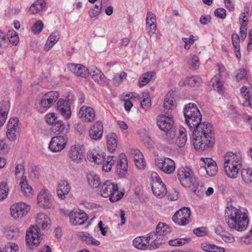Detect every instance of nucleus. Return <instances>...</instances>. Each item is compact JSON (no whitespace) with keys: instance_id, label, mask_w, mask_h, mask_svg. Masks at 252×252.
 Returning <instances> with one entry per match:
<instances>
[{"instance_id":"1","label":"nucleus","mask_w":252,"mask_h":252,"mask_svg":"<svg viewBox=\"0 0 252 252\" xmlns=\"http://www.w3.org/2000/svg\"><path fill=\"white\" fill-rule=\"evenodd\" d=\"M184 115L186 124L192 130L194 148L201 151L212 148L215 143L212 126L209 123H201L202 115L196 105L192 103L187 104Z\"/></svg>"},{"instance_id":"2","label":"nucleus","mask_w":252,"mask_h":252,"mask_svg":"<svg viewBox=\"0 0 252 252\" xmlns=\"http://www.w3.org/2000/svg\"><path fill=\"white\" fill-rule=\"evenodd\" d=\"M225 218L231 229L243 231L246 229L249 224L247 214L232 206L226 208Z\"/></svg>"},{"instance_id":"3","label":"nucleus","mask_w":252,"mask_h":252,"mask_svg":"<svg viewBox=\"0 0 252 252\" xmlns=\"http://www.w3.org/2000/svg\"><path fill=\"white\" fill-rule=\"evenodd\" d=\"M36 225H33L27 231L26 240L30 249L32 246H37L40 242L41 237L39 233V227L44 229L50 224L49 218L45 214L39 213L36 217Z\"/></svg>"},{"instance_id":"4","label":"nucleus","mask_w":252,"mask_h":252,"mask_svg":"<svg viewBox=\"0 0 252 252\" xmlns=\"http://www.w3.org/2000/svg\"><path fill=\"white\" fill-rule=\"evenodd\" d=\"M99 193L103 197H109L111 202L119 200L124 194L123 192L118 190L116 184L108 180L102 184Z\"/></svg>"},{"instance_id":"5","label":"nucleus","mask_w":252,"mask_h":252,"mask_svg":"<svg viewBox=\"0 0 252 252\" xmlns=\"http://www.w3.org/2000/svg\"><path fill=\"white\" fill-rule=\"evenodd\" d=\"M177 178L181 185L185 188L194 186L196 181L193 171L187 167H182L178 170Z\"/></svg>"},{"instance_id":"6","label":"nucleus","mask_w":252,"mask_h":252,"mask_svg":"<svg viewBox=\"0 0 252 252\" xmlns=\"http://www.w3.org/2000/svg\"><path fill=\"white\" fill-rule=\"evenodd\" d=\"M37 203L43 208H53L55 206L53 197L48 189H42L37 196Z\"/></svg>"},{"instance_id":"7","label":"nucleus","mask_w":252,"mask_h":252,"mask_svg":"<svg viewBox=\"0 0 252 252\" xmlns=\"http://www.w3.org/2000/svg\"><path fill=\"white\" fill-rule=\"evenodd\" d=\"M190 214L189 208L183 207L175 213L172 217V220L180 225H185L190 221Z\"/></svg>"},{"instance_id":"8","label":"nucleus","mask_w":252,"mask_h":252,"mask_svg":"<svg viewBox=\"0 0 252 252\" xmlns=\"http://www.w3.org/2000/svg\"><path fill=\"white\" fill-rule=\"evenodd\" d=\"M68 141L67 137L65 135H59L52 138L49 149L54 153L62 151L66 146Z\"/></svg>"},{"instance_id":"9","label":"nucleus","mask_w":252,"mask_h":252,"mask_svg":"<svg viewBox=\"0 0 252 252\" xmlns=\"http://www.w3.org/2000/svg\"><path fill=\"white\" fill-rule=\"evenodd\" d=\"M155 162L157 167L165 173L171 174L175 169V162L170 158L164 157L157 158Z\"/></svg>"},{"instance_id":"10","label":"nucleus","mask_w":252,"mask_h":252,"mask_svg":"<svg viewBox=\"0 0 252 252\" xmlns=\"http://www.w3.org/2000/svg\"><path fill=\"white\" fill-rule=\"evenodd\" d=\"M68 156L73 162L81 163L84 158L83 146L76 144L72 145L68 151Z\"/></svg>"},{"instance_id":"11","label":"nucleus","mask_w":252,"mask_h":252,"mask_svg":"<svg viewBox=\"0 0 252 252\" xmlns=\"http://www.w3.org/2000/svg\"><path fill=\"white\" fill-rule=\"evenodd\" d=\"M157 123L159 128L165 131L175 127L173 118L163 114L158 115L157 118Z\"/></svg>"},{"instance_id":"12","label":"nucleus","mask_w":252,"mask_h":252,"mask_svg":"<svg viewBox=\"0 0 252 252\" xmlns=\"http://www.w3.org/2000/svg\"><path fill=\"white\" fill-rule=\"evenodd\" d=\"M30 209V206L25 203H18L11 206V215L14 219L22 218L28 213Z\"/></svg>"},{"instance_id":"13","label":"nucleus","mask_w":252,"mask_h":252,"mask_svg":"<svg viewBox=\"0 0 252 252\" xmlns=\"http://www.w3.org/2000/svg\"><path fill=\"white\" fill-rule=\"evenodd\" d=\"M128 161L126 155L121 154L116 164V172L120 177H124L127 173Z\"/></svg>"},{"instance_id":"14","label":"nucleus","mask_w":252,"mask_h":252,"mask_svg":"<svg viewBox=\"0 0 252 252\" xmlns=\"http://www.w3.org/2000/svg\"><path fill=\"white\" fill-rule=\"evenodd\" d=\"M218 69L219 71V74L216 75L213 78L211 81V85L214 90H217L218 93L220 94L222 93V88L223 86V82L220 81V77L222 74L225 71V68L224 66L220 63L217 64Z\"/></svg>"},{"instance_id":"15","label":"nucleus","mask_w":252,"mask_h":252,"mask_svg":"<svg viewBox=\"0 0 252 252\" xmlns=\"http://www.w3.org/2000/svg\"><path fill=\"white\" fill-rule=\"evenodd\" d=\"M57 110L65 119H69L71 114L70 103L68 100L60 99L57 103Z\"/></svg>"},{"instance_id":"16","label":"nucleus","mask_w":252,"mask_h":252,"mask_svg":"<svg viewBox=\"0 0 252 252\" xmlns=\"http://www.w3.org/2000/svg\"><path fill=\"white\" fill-rule=\"evenodd\" d=\"M223 164L235 165L239 167H242V154L240 152H227L224 156Z\"/></svg>"},{"instance_id":"17","label":"nucleus","mask_w":252,"mask_h":252,"mask_svg":"<svg viewBox=\"0 0 252 252\" xmlns=\"http://www.w3.org/2000/svg\"><path fill=\"white\" fill-rule=\"evenodd\" d=\"M69 218L72 225H82L88 220V216L82 211H73L70 213Z\"/></svg>"},{"instance_id":"18","label":"nucleus","mask_w":252,"mask_h":252,"mask_svg":"<svg viewBox=\"0 0 252 252\" xmlns=\"http://www.w3.org/2000/svg\"><path fill=\"white\" fill-rule=\"evenodd\" d=\"M103 132V126L101 121H97L90 128L89 134L93 140H97L101 138Z\"/></svg>"},{"instance_id":"19","label":"nucleus","mask_w":252,"mask_h":252,"mask_svg":"<svg viewBox=\"0 0 252 252\" xmlns=\"http://www.w3.org/2000/svg\"><path fill=\"white\" fill-rule=\"evenodd\" d=\"M67 67L71 72L78 76L86 78L89 75L88 68L82 64L68 63Z\"/></svg>"},{"instance_id":"20","label":"nucleus","mask_w":252,"mask_h":252,"mask_svg":"<svg viewBox=\"0 0 252 252\" xmlns=\"http://www.w3.org/2000/svg\"><path fill=\"white\" fill-rule=\"evenodd\" d=\"M105 153L101 150L94 149L87 153V159L91 162L100 164L104 161Z\"/></svg>"},{"instance_id":"21","label":"nucleus","mask_w":252,"mask_h":252,"mask_svg":"<svg viewBox=\"0 0 252 252\" xmlns=\"http://www.w3.org/2000/svg\"><path fill=\"white\" fill-rule=\"evenodd\" d=\"M171 229L169 226L162 222H159L156 227V232H152L148 234L147 240H151L154 239L157 235L164 236L170 232Z\"/></svg>"},{"instance_id":"22","label":"nucleus","mask_w":252,"mask_h":252,"mask_svg":"<svg viewBox=\"0 0 252 252\" xmlns=\"http://www.w3.org/2000/svg\"><path fill=\"white\" fill-rule=\"evenodd\" d=\"M78 117L87 122H92L95 118V112L91 107L82 106L78 113Z\"/></svg>"},{"instance_id":"23","label":"nucleus","mask_w":252,"mask_h":252,"mask_svg":"<svg viewBox=\"0 0 252 252\" xmlns=\"http://www.w3.org/2000/svg\"><path fill=\"white\" fill-rule=\"evenodd\" d=\"M201 160L204 164L207 174L211 177L215 176L218 171L216 162L211 158H201Z\"/></svg>"},{"instance_id":"24","label":"nucleus","mask_w":252,"mask_h":252,"mask_svg":"<svg viewBox=\"0 0 252 252\" xmlns=\"http://www.w3.org/2000/svg\"><path fill=\"white\" fill-rule=\"evenodd\" d=\"M157 19L155 14L148 12L146 17V30L148 34L151 36L157 30Z\"/></svg>"},{"instance_id":"25","label":"nucleus","mask_w":252,"mask_h":252,"mask_svg":"<svg viewBox=\"0 0 252 252\" xmlns=\"http://www.w3.org/2000/svg\"><path fill=\"white\" fill-rule=\"evenodd\" d=\"M71 187L66 180L59 182L57 187V193L59 198L64 199L65 195L68 194L70 190Z\"/></svg>"},{"instance_id":"26","label":"nucleus","mask_w":252,"mask_h":252,"mask_svg":"<svg viewBox=\"0 0 252 252\" xmlns=\"http://www.w3.org/2000/svg\"><path fill=\"white\" fill-rule=\"evenodd\" d=\"M90 74L93 79L97 83L102 86L107 85L108 84V80L104 74L98 69L94 68Z\"/></svg>"},{"instance_id":"27","label":"nucleus","mask_w":252,"mask_h":252,"mask_svg":"<svg viewBox=\"0 0 252 252\" xmlns=\"http://www.w3.org/2000/svg\"><path fill=\"white\" fill-rule=\"evenodd\" d=\"M147 237L148 234L146 236L136 237L132 242L134 247L142 250L149 249L150 240H147Z\"/></svg>"},{"instance_id":"28","label":"nucleus","mask_w":252,"mask_h":252,"mask_svg":"<svg viewBox=\"0 0 252 252\" xmlns=\"http://www.w3.org/2000/svg\"><path fill=\"white\" fill-rule=\"evenodd\" d=\"M10 107L9 100L0 102V127L5 123Z\"/></svg>"},{"instance_id":"29","label":"nucleus","mask_w":252,"mask_h":252,"mask_svg":"<svg viewBox=\"0 0 252 252\" xmlns=\"http://www.w3.org/2000/svg\"><path fill=\"white\" fill-rule=\"evenodd\" d=\"M223 168L227 176L231 179L238 177L239 171L241 167L231 164H223Z\"/></svg>"},{"instance_id":"30","label":"nucleus","mask_w":252,"mask_h":252,"mask_svg":"<svg viewBox=\"0 0 252 252\" xmlns=\"http://www.w3.org/2000/svg\"><path fill=\"white\" fill-rule=\"evenodd\" d=\"M60 33L58 31L53 32L48 37L44 49L46 51H49L60 39Z\"/></svg>"},{"instance_id":"31","label":"nucleus","mask_w":252,"mask_h":252,"mask_svg":"<svg viewBox=\"0 0 252 252\" xmlns=\"http://www.w3.org/2000/svg\"><path fill=\"white\" fill-rule=\"evenodd\" d=\"M152 189L154 194L157 196L161 198L166 194V188L164 183H155L152 186Z\"/></svg>"},{"instance_id":"32","label":"nucleus","mask_w":252,"mask_h":252,"mask_svg":"<svg viewBox=\"0 0 252 252\" xmlns=\"http://www.w3.org/2000/svg\"><path fill=\"white\" fill-rule=\"evenodd\" d=\"M88 185L93 188H97L100 184L99 176L93 172H90L87 175Z\"/></svg>"},{"instance_id":"33","label":"nucleus","mask_w":252,"mask_h":252,"mask_svg":"<svg viewBox=\"0 0 252 252\" xmlns=\"http://www.w3.org/2000/svg\"><path fill=\"white\" fill-rule=\"evenodd\" d=\"M19 180V185L23 194L26 196H29L32 194V188L28 184L27 177H22Z\"/></svg>"},{"instance_id":"34","label":"nucleus","mask_w":252,"mask_h":252,"mask_svg":"<svg viewBox=\"0 0 252 252\" xmlns=\"http://www.w3.org/2000/svg\"><path fill=\"white\" fill-rule=\"evenodd\" d=\"M46 5L45 0H36L30 7L29 11L33 14L43 9Z\"/></svg>"},{"instance_id":"35","label":"nucleus","mask_w":252,"mask_h":252,"mask_svg":"<svg viewBox=\"0 0 252 252\" xmlns=\"http://www.w3.org/2000/svg\"><path fill=\"white\" fill-rule=\"evenodd\" d=\"M187 135L185 128L181 127L179 130V135L175 140V143L179 147H183L187 142Z\"/></svg>"},{"instance_id":"36","label":"nucleus","mask_w":252,"mask_h":252,"mask_svg":"<svg viewBox=\"0 0 252 252\" xmlns=\"http://www.w3.org/2000/svg\"><path fill=\"white\" fill-rule=\"evenodd\" d=\"M58 98L57 96L51 97L49 95H43L39 101V104L46 110L50 108Z\"/></svg>"},{"instance_id":"37","label":"nucleus","mask_w":252,"mask_h":252,"mask_svg":"<svg viewBox=\"0 0 252 252\" xmlns=\"http://www.w3.org/2000/svg\"><path fill=\"white\" fill-rule=\"evenodd\" d=\"M241 177L243 182L249 185L252 183V167L243 168L241 170Z\"/></svg>"},{"instance_id":"38","label":"nucleus","mask_w":252,"mask_h":252,"mask_svg":"<svg viewBox=\"0 0 252 252\" xmlns=\"http://www.w3.org/2000/svg\"><path fill=\"white\" fill-rule=\"evenodd\" d=\"M187 63L190 69L196 70L200 65L199 59L197 56L190 55L186 59Z\"/></svg>"},{"instance_id":"39","label":"nucleus","mask_w":252,"mask_h":252,"mask_svg":"<svg viewBox=\"0 0 252 252\" xmlns=\"http://www.w3.org/2000/svg\"><path fill=\"white\" fill-rule=\"evenodd\" d=\"M201 79L198 76H192L187 78L184 81H180L179 85L181 86L188 84L192 87L198 86L201 83Z\"/></svg>"},{"instance_id":"40","label":"nucleus","mask_w":252,"mask_h":252,"mask_svg":"<svg viewBox=\"0 0 252 252\" xmlns=\"http://www.w3.org/2000/svg\"><path fill=\"white\" fill-rule=\"evenodd\" d=\"M117 135L114 133H111L107 135V144L108 150L112 152L116 148L117 146Z\"/></svg>"},{"instance_id":"41","label":"nucleus","mask_w":252,"mask_h":252,"mask_svg":"<svg viewBox=\"0 0 252 252\" xmlns=\"http://www.w3.org/2000/svg\"><path fill=\"white\" fill-rule=\"evenodd\" d=\"M81 240L88 245L98 246L100 242L94 239L89 233L87 232H81L79 235Z\"/></svg>"},{"instance_id":"42","label":"nucleus","mask_w":252,"mask_h":252,"mask_svg":"<svg viewBox=\"0 0 252 252\" xmlns=\"http://www.w3.org/2000/svg\"><path fill=\"white\" fill-rule=\"evenodd\" d=\"M154 240L150 244L149 250H154L159 248L163 244L167 239L165 237L157 235L155 238L151 239Z\"/></svg>"},{"instance_id":"43","label":"nucleus","mask_w":252,"mask_h":252,"mask_svg":"<svg viewBox=\"0 0 252 252\" xmlns=\"http://www.w3.org/2000/svg\"><path fill=\"white\" fill-rule=\"evenodd\" d=\"M165 136L164 138L165 142L167 144H172L175 142V138L177 135V131L176 128L173 127L169 130L164 131Z\"/></svg>"},{"instance_id":"44","label":"nucleus","mask_w":252,"mask_h":252,"mask_svg":"<svg viewBox=\"0 0 252 252\" xmlns=\"http://www.w3.org/2000/svg\"><path fill=\"white\" fill-rule=\"evenodd\" d=\"M201 248L207 252H224L225 249L222 247H219L215 245L203 243L201 244Z\"/></svg>"},{"instance_id":"45","label":"nucleus","mask_w":252,"mask_h":252,"mask_svg":"<svg viewBox=\"0 0 252 252\" xmlns=\"http://www.w3.org/2000/svg\"><path fill=\"white\" fill-rule=\"evenodd\" d=\"M163 107L167 110H173L176 107V102L172 95H166L163 103Z\"/></svg>"},{"instance_id":"46","label":"nucleus","mask_w":252,"mask_h":252,"mask_svg":"<svg viewBox=\"0 0 252 252\" xmlns=\"http://www.w3.org/2000/svg\"><path fill=\"white\" fill-rule=\"evenodd\" d=\"M155 75L153 71L148 72L143 74L139 78V84L140 86H144L148 84Z\"/></svg>"},{"instance_id":"47","label":"nucleus","mask_w":252,"mask_h":252,"mask_svg":"<svg viewBox=\"0 0 252 252\" xmlns=\"http://www.w3.org/2000/svg\"><path fill=\"white\" fill-rule=\"evenodd\" d=\"M65 127V125L64 123L61 120H58L53 125L52 130L55 133L60 134L63 132Z\"/></svg>"},{"instance_id":"48","label":"nucleus","mask_w":252,"mask_h":252,"mask_svg":"<svg viewBox=\"0 0 252 252\" xmlns=\"http://www.w3.org/2000/svg\"><path fill=\"white\" fill-rule=\"evenodd\" d=\"M127 74L126 72L123 71L120 74H115L113 77V84L116 87L119 86L123 82L124 79L126 77Z\"/></svg>"},{"instance_id":"49","label":"nucleus","mask_w":252,"mask_h":252,"mask_svg":"<svg viewBox=\"0 0 252 252\" xmlns=\"http://www.w3.org/2000/svg\"><path fill=\"white\" fill-rule=\"evenodd\" d=\"M18 122L19 120L17 117L10 119L7 124V128L12 129L15 132H19L20 127Z\"/></svg>"},{"instance_id":"50","label":"nucleus","mask_w":252,"mask_h":252,"mask_svg":"<svg viewBox=\"0 0 252 252\" xmlns=\"http://www.w3.org/2000/svg\"><path fill=\"white\" fill-rule=\"evenodd\" d=\"M140 101L141 107L145 111L149 109L151 106V98L150 95H143Z\"/></svg>"},{"instance_id":"51","label":"nucleus","mask_w":252,"mask_h":252,"mask_svg":"<svg viewBox=\"0 0 252 252\" xmlns=\"http://www.w3.org/2000/svg\"><path fill=\"white\" fill-rule=\"evenodd\" d=\"M113 156H108L107 158L106 161L104 162L102 166L103 171L108 172L111 171L112 166L114 163V160L113 159Z\"/></svg>"},{"instance_id":"52","label":"nucleus","mask_w":252,"mask_h":252,"mask_svg":"<svg viewBox=\"0 0 252 252\" xmlns=\"http://www.w3.org/2000/svg\"><path fill=\"white\" fill-rule=\"evenodd\" d=\"M8 191L9 189L6 183H0V201L7 197Z\"/></svg>"},{"instance_id":"53","label":"nucleus","mask_w":252,"mask_h":252,"mask_svg":"<svg viewBox=\"0 0 252 252\" xmlns=\"http://www.w3.org/2000/svg\"><path fill=\"white\" fill-rule=\"evenodd\" d=\"M25 169L23 165L21 164H19L16 165L15 169V175L16 179L17 180L21 179L22 177H26L24 175Z\"/></svg>"},{"instance_id":"54","label":"nucleus","mask_w":252,"mask_h":252,"mask_svg":"<svg viewBox=\"0 0 252 252\" xmlns=\"http://www.w3.org/2000/svg\"><path fill=\"white\" fill-rule=\"evenodd\" d=\"M190 241V239H176L171 240L169 241V244L170 246H180L185 245L187 243L189 242Z\"/></svg>"},{"instance_id":"55","label":"nucleus","mask_w":252,"mask_h":252,"mask_svg":"<svg viewBox=\"0 0 252 252\" xmlns=\"http://www.w3.org/2000/svg\"><path fill=\"white\" fill-rule=\"evenodd\" d=\"M242 244L249 245L252 243V228L250 231L240 238Z\"/></svg>"},{"instance_id":"56","label":"nucleus","mask_w":252,"mask_h":252,"mask_svg":"<svg viewBox=\"0 0 252 252\" xmlns=\"http://www.w3.org/2000/svg\"><path fill=\"white\" fill-rule=\"evenodd\" d=\"M45 119L48 125H54L57 122V116L55 113H49L45 115Z\"/></svg>"},{"instance_id":"57","label":"nucleus","mask_w":252,"mask_h":252,"mask_svg":"<svg viewBox=\"0 0 252 252\" xmlns=\"http://www.w3.org/2000/svg\"><path fill=\"white\" fill-rule=\"evenodd\" d=\"M192 35H190L189 38H183L182 40L185 43L184 48L186 50H189L191 45L193 44L194 43V41L197 40V38H195Z\"/></svg>"},{"instance_id":"58","label":"nucleus","mask_w":252,"mask_h":252,"mask_svg":"<svg viewBox=\"0 0 252 252\" xmlns=\"http://www.w3.org/2000/svg\"><path fill=\"white\" fill-rule=\"evenodd\" d=\"M240 101L243 106L252 108V95H243Z\"/></svg>"},{"instance_id":"59","label":"nucleus","mask_w":252,"mask_h":252,"mask_svg":"<svg viewBox=\"0 0 252 252\" xmlns=\"http://www.w3.org/2000/svg\"><path fill=\"white\" fill-rule=\"evenodd\" d=\"M43 28V22L40 20H38L33 24L32 27V32L35 34H38L41 32Z\"/></svg>"},{"instance_id":"60","label":"nucleus","mask_w":252,"mask_h":252,"mask_svg":"<svg viewBox=\"0 0 252 252\" xmlns=\"http://www.w3.org/2000/svg\"><path fill=\"white\" fill-rule=\"evenodd\" d=\"M19 248L15 243H9L5 247L3 252H18Z\"/></svg>"},{"instance_id":"61","label":"nucleus","mask_w":252,"mask_h":252,"mask_svg":"<svg viewBox=\"0 0 252 252\" xmlns=\"http://www.w3.org/2000/svg\"><path fill=\"white\" fill-rule=\"evenodd\" d=\"M225 243H233L235 242V238L233 235L226 231L221 238Z\"/></svg>"},{"instance_id":"62","label":"nucleus","mask_w":252,"mask_h":252,"mask_svg":"<svg viewBox=\"0 0 252 252\" xmlns=\"http://www.w3.org/2000/svg\"><path fill=\"white\" fill-rule=\"evenodd\" d=\"M193 233L198 237H202L207 234V230L206 227H200L193 230Z\"/></svg>"},{"instance_id":"63","label":"nucleus","mask_w":252,"mask_h":252,"mask_svg":"<svg viewBox=\"0 0 252 252\" xmlns=\"http://www.w3.org/2000/svg\"><path fill=\"white\" fill-rule=\"evenodd\" d=\"M248 25V22L247 21H244L241 23L240 27V34L241 38L242 40H244L247 36V26Z\"/></svg>"},{"instance_id":"64","label":"nucleus","mask_w":252,"mask_h":252,"mask_svg":"<svg viewBox=\"0 0 252 252\" xmlns=\"http://www.w3.org/2000/svg\"><path fill=\"white\" fill-rule=\"evenodd\" d=\"M151 186L155 183H162L159 176L155 172H153L151 174Z\"/></svg>"}]
</instances>
